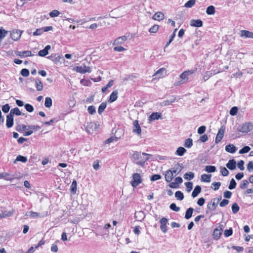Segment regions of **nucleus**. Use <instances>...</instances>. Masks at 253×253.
Listing matches in <instances>:
<instances>
[{
  "instance_id": "2eb2a0df",
  "label": "nucleus",
  "mask_w": 253,
  "mask_h": 253,
  "mask_svg": "<svg viewBox=\"0 0 253 253\" xmlns=\"http://www.w3.org/2000/svg\"><path fill=\"white\" fill-rule=\"evenodd\" d=\"M216 199H212L207 205V208L211 210H214L217 206V203H215Z\"/></svg>"
},
{
  "instance_id": "e2e57ef3",
  "label": "nucleus",
  "mask_w": 253,
  "mask_h": 253,
  "mask_svg": "<svg viewBox=\"0 0 253 253\" xmlns=\"http://www.w3.org/2000/svg\"><path fill=\"white\" fill-rule=\"evenodd\" d=\"M24 107L25 109L29 112H32L34 111L33 107L30 104H26Z\"/></svg>"
},
{
  "instance_id": "4c0bfd02",
  "label": "nucleus",
  "mask_w": 253,
  "mask_h": 253,
  "mask_svg": "<svg viewBox=\"0 0 253 253\" xmlns=\"http://www.w3.org/2000/svg\"><path fill=\"white\" fill-rule=\"evenodd\" d=\"M205 169L208 172H214L216 171V168L213 166H207Z\"/></svg>"
},
{
  "instance_id": "3c124183",
  "label": "nucleus",
  "mask_w": 253,
  "mask_h": 253,
  "mask_svg": "<svg viewBox=\"0 0 253 253\" xmlns=\"http://www.w3.org/2000/svg\"><path fill=\"white\" fill-rule=\"evenodd\" d=\"M87 111L90 115H93L96 112V108L94 106L91 105L88 107Z\"/></svg>"
},
{
  "instance_id": "58836bf2",
  "label": "nucleus",
  "mask_w": 253,
  "mask_h": 253,
  "mask_svg": "<svg viewBox=\"0 0 253 253\" xmlns=\"http://www.w3.org/2000/svg\"><path fill=\"white\" fill-rule=\"evenodd\" d=\"M77 181L73 180L71 186V192L73 194H75L77 191Z\"/></svg>"
},
{
  "instance_id": "72a5a7b5",
  "label": "nucleus",
  "mask_w": 253,
  "mask_h": 253,
  "mask_svg": "<svg viewBox=\"0 0 253 253\" xmlns=\"http://www.w3.org/2000/svg\"><path fill=\"white\" fill-rule=\"evenodd\" d=\"M194 177V173L193 172H189L184 174V178L185 179L190 180Z\"/></svg>"
},
{
  "instance_id": "79ce46f5",
  "label": "nucleus",
  "mask_w": 253,
  "mask_h": 253,
  "mask_svg": "<svg viewBox=\"0 0 253 253\" xmlns=\"http://www.w3.org/2000/svg\"><path fill=\"white\" fill-rule=\"evenodd\" d=\"M175 197L178 200L181 201L184 198L183 194L180 191H177L175 193Z\"/></svg>"
},
{
  "instance_id": "1a4fd4ad",
  "label": "nucleus",
  "mask_w": 253,
  "mask_h": 253,
  "mask_svg": "<svg viewBox=\"0 0 253 253\" xmlns=\"http://www.w3.org/2000/svg\"><path fill=\"white\" fill-rule=\"evenodd\" d=\"M220 72V71L215 72V71H207L205 73V74L203 76V80L204 81H206L210 77H211L213 75H215V74H217Z\"/></svg>"
},
{
  "instance_id": "f704fd0d",
  "label": "nucleus",
  "mask_w": 253,
  "mask_h": 253,
  "mask_svg": "<svg viewBox=\"0 0 253 253\" xmlns=\"http://www.w3.org/2000/svg\"><path fill=\"white\" fill-rule=\"evenodd\" d=\"M52 101L50 97H47L45 99L44 106L47 108H50L52 106Z\"/></svg>"
},
{
  "instance_id": "8fccbe9b",
  "label": "nucleus",
  "mask_w": 253,
  "mask_h": 253,
  "mask_svg": "<svg viewBox=\"0 0 253 253\" xmlns=\"http://www.w3.org/2000/svg\"><path fill=\"white\" fill-rule=\"evenodd\" d=\"M236 185L237 183L235 180L233 178H232L230 182V184L228 186V188L230 190L233 189L235 188Z\"/></svg>"
},
{
  "instance_id": "473e14b6",
  "label": "nucleus",
  "mask_w": 253,
  "mask_h": 253,
  "mask_svg": "<svg viewBox=\"0 0 253 253\" xmlns=\"http://www.w3.org/2000/svg\"><path fill=\"white\" fill-rule=\"evenodd\" d=\"M165 71V68H161L156 72V73L153 75V76L157 77L158 78H161L163 77V73Z\"/></svg>"
},
{
  "instance_id": "5701e85b",
  "label": "nucleus",
  "mask_w": 253,
  "mask_h": 253,
  "mask_svg": "<svg viewBox=\"0 0 253 253\" xmlns=\"http://www.w3.org/2000/svg\"><path fill=\"white\" fill-rule=\"evenodd\" d=\"M153 18L156 20H162L164 18V14L161 12H158L153 15Z\"/></svg>"
},
{
  "instance_id": "ddd939ff",
  "label": "nucleus",
  "mask_w": 253,
  "mask_h": 253,
  "mask_svg": "<svg viewBox=\"0 0 253 253\" xmlns=\"http://www.w3.org/2000/svg\"><path fill=\"white\" fill-rule=\"evenodd\" d=\"M13 125V117L11 114H8L6 116V126L7 128L11 127Z\"/></svg>"
},
{
  "instance_id": "f03ea898",
  "label": "nucleus",
  "mask_w": 253,
  "mask_h": 253,
  "mask_svg": "<svg viewBox=\"0 0 253 253\" xmlns=\"http://www.w3.org/2000/svg\"><path fill=\"white\" fill-rule=\"evenodd\" d=\"M74 70L77 72L81 74H85L86 73H90L91 72V67L87 66L84 64H82L81 66L75 67Z\"/></svg>"
},
{
  "instance_id": "cd10ccee",
  "label": "nucleus",
  "mask_w": 253,
  "mask_h": 253,
  "mask_svg": "<svg viewBox=\"0 0 253 253\" xmlns=\"http://www.w3.org/2000/svg\"><path fill=\"white\" fill-rule=\"evenodd\" d=\"M9 114H11L12 117H13L14 115H16L17 116H19L22 115V113L18 108L16 107L14 109H12Z\"/></svg>"
},
{
  "instance_id": "052dcab7",
  "label": "nucleus",
  "mask_w": 253,
  "mask_h": 253,
  "mask_svg": "<svg viewBox=\"0 0 253 253\" xmlns=\"http://www.w3.org/2000/svg\"><path fill=\"white\" fill-rule=\"evenodd\" d=\"M233 233V231L232 228H230L229 229H226L224 231V236L226 237H229L230 236L232 235Z\"/></svg>"
},
{
  "instance_id": "39448f33",
  "label": "nucleus",
  "mask_w": 253,
  "mask_h": 253,
  "mask_svg": "<svg viewBox=\"0 0 253 253\" xmlns=\"http://www.w3.org/2000/svg\"><path fill=\"white\" fill-rule=\"evenodd\" d=\"M225 130V127L224 126H222L218 130V133L216 136L215 140V143L217 144L219 142H220L222 139L223 136L224 131Z\"/></svg>"
},
{
  "instance_id": "6e6d98bb",
  "label": "nucleus",
  "mask_w": 253,
  "mask_h": 253,
  "mask_svg": "<svg viewBox=\"0 0 253 253\" xmlns=\"http://www.w3.org/2000/svg\"><path fill=\"white\" fill-rule=\"evenodd\" d=\"M185 185L186 187L187 191L190 192L193 188V183L191 182H187L185 183Z\"/></svg>"
},
{
  "instance_id": "a19ab883",
  "label": "nucleus",
  "mask_w": 253,
  "mask_h": 253,
  "mask_svg": "<svg viewBox=\"0 0 253 253\" xmlns=\"http://www.w3.org/2000/svg\"><path fill=\"white\" fill-rule=\"evenodd\" d=\"M16 161H20L23 163H26L27 161V158L26 157L21 155H18L16 157V159L14 163H15Z\"/></svg>"
},
{
  "instance_id": "69168bd1",
  "label": "nucleus",
  "mask_w": 253,
  "mask_h": 253,
  "mask_svg": "<svg viewBox=\"0 0 253 253\" xmlns=\"http://www.w3.org/2000/svg\"><path fill=\"white\" fill-rule=\"evenodd\" d=\"M238 112V108L237 107H233L230 110V114L232 116L235 115Z\"/></svg>"
},
{
  "instance_id": "f8f14e48",
  "label": "nucleus",
  "mask_w": 253,
  "mask_h": 253,
  "mask_svg": "<svg viewBox=\"0 0 253 253\" xmlns=\"http://www.w3.org/2000/svg\"><path fill=\"white\" fill-rule=\"evenodd\" d=\"M190 25L192 27H200L203 26V22L200 19H193L191 20Z\"/></svg>"
},
{
  "instance_id": "f3484780",
  "label": "nucleus",
  "mask_w": 253,
  "mask_h": 253,
  "mask_svg": "<svg viewBox=\"0 0 253 253\" xmlns=\"http://www.w3.org/2000/svg\"><path fill=\"white\" fill-rule=\"evenodd\" d=\"M173 174L170 171V169H168L166 171L165 173V179L167 182H170L173 178Z\"/></svg>"
},
{
  "instance_id": "13d9d810",
  "label": "nucleus",
  "mask_w": 253,
  "mask_h": 253,
  "mask_svg": "<svg viewBox=\"0 0 253 253\" xmlns=\"http://www.w3.org/2000/svg\"><path fill=\"white\" fill-rule=\"evenodd\" d=\"M48 54V51H47L45 48H44L42 50H41L38 53V55L40 56H42V57H44V56H46V55H47Z\"/></svg>"
},
{
  "instance_id": "aec40b11",
  "label": "nucleus",
  "mask_w": 253,
  "mask_h": 253,
  "mask_svg": "<svg viewBox=\"0 0 253 253\" xmlns=\"http://www.w3.org/2000/svg\"><path fill=\"white\" fill-rule=\"evenodd\" d=\"M241 36L253 39V33L247 30H242L241 31Z\"/></svg>"
},
{
  "instance_id": "09e8293b",
  "label": "nucleus",
  "mask_w": 253,
  "mask_h": 253,
  "mask_svg": "<svg viewBox=\"0 0 253 253\" xmlns=\"http://www.w3.org/2000/svg\"><path fill=\"white\" fill-rule=\"evenodd\" d=\"M250 150H251V148L249 146H244L242 149L240 150L239 153L240 154L246 153H248V152H249Z\"/></svg>"
},
{
  "instance_id": "a211bd4d",
  "label": "nucleus",
  "mask_w": 253,
  "mask_h": 253,
  "mask_svg": "<svg viewBox=\"0 0 253 253\" xmlns=\"http://www.w3.org/2000/svg\"><path fill=\"white\" fill-rule=\"evenodd\" d=\"M236 162L234 159L230 160L226 164V166L230 170H233L236 168Z\"/></svg>"
},
{
  "instance_id": "de8ad7c7",
  "label": "nucleus",
  "mask_w": 253,
  "mask_h": 253,
  "mask_svg": "<svg viewBox=\"0 0 253 253\" xmlns=\"http://www.w3.org/2000/svg\"><path fill=\"white\" fill-rule=\"evenodd\" d=\"M8 31L3 28L0 29V39H3L8 34Z\"/></svg>"
},
{
  "instance_id": "9b49d317",
  "label": "nucleus",
  "mask_w": 253,
  "mask_h": 253,
  "mask_svg": "<svg viewBox=\"0 0 253 253\" xmlns=\"http://www.w3.org/2000/svg\"><path fill=\"white\" fill-rule=\"evenodd\" d=\"M145 215L143 211H138L135 212L134 214L135 218L138 220L141 221L145 218Z\"/></svg>"
},
{
  "instance_id": "f257e3e1",
  "label": "nucleus",
  "mask_w": 253,
  "mask_h": 253,
  "mask_svg": "<svg viewBox=\"0 0 253 253\" xmlns=\"http://www.w3.org/2000/svg\"><path fill=\"white\" fill-rule=\"evenodd\" d=\"M152 156L151 155L146 153L135 151L132 155V158L135 161H137L136 164L141 166H143L146 161L149 160V157Z\"/></svg>"
},
{
  "instance_id": "0eeeda50",
  "label": "nucleus",
  "mask_w": 253,
  "mask_h": 253,
  "mask_svg": "<svg viewBox=\"0 0 253 253\" xmlns=\"http://www.w3.org/2000/svg\"><path fill=\"white\" fill-rule=\"evenodd\" d=\"M97 128V125L95 123L91 122L87 123L86 127V131L90 134L93 133L94 131H95Z\"/></svg>"
},
{
  "instance_id": "bf43d9fd",
  "label": "nucleus",
  "mask_w": 253,
  "mask_h": 253,
  "mask_svg": "<svg viewBox=\"0 0 253 253\" xmlns=\"http://www.w3.org/2000/svg\"><path fill=\"white\" fill-rule=\"evenodd\" d=\"M162 178L160 174H153L150 177V180L152 181H154L159 179H160Z\"/></svg>"
},
{
  "instance_id": "c756f323",
  "label": "nucleus",
  "mask_w": 253,
  "mask_h": 253,
  "mask_svg": "<svg viewBox=\"0 0 253 253\" xmlns=\"http://www.w3.org/2000/svg\"><path fill=\"white\" fill-rule=\"evenodd\" d=\"M161 117V114L160 113L156 112L153 113L150 116L151 120H157Z\"/></svg>"
},
{
  "instance_id": "393cba45",
  "label": "nucleus",
  "mask_w": 253,
  "mask_h": 253,
  "mask_svg": "<svg viewBox=\"0 0 253 253\" xmlns=\"http://www.w3.org/2000/svg\"><path fill=\"white\" fill-rule=\"evenodd\" d=\"M211 174H203L201 175V180L203 182H210L211 181Z\"/></svg>"
},
{
  "instance_id": "b1692460",
  "label": "nucleus",
  "mask_w": 253,
  "mask_h": 253,
  "mask_svg": "<svg viewBox=\"0 0 253 253\" xmlns=\"http://www.w3.org/2000/svg\"><path fill=\"white\" fill-rule=\"evenodd\" d=\"M118 92L117 90H115L113 91V92L111 94L110 96L109 101L112 103L116 100L118 98Z\"/></svg>"
},
{
  "instance_id": "6e6552de",
  "label": "nucleus",
  "mask_w": 253,
  "mask_h": 253,
  "mask_svg": "<svg viewBox=\"0 0 253 253\" xmlns=\"http://www.w3.org/2000/svg\"><path fill=\"white\" fill-rule=\"evenodd\" d=\"M161 223L160 228L161 231L165 233L167 232V225L168 222V220L166 218L163 217L160 221Z\"/></svg>"
},
{
  "instance_id": "4be33fe9",
  "label": "nucleus",
  "mask_w": 253,
  "mask_h": 253,
  "mask_svg": "<svg viewBox=\"0 0 253 253\" xmlns=\"http://www.w3.org/2000/svg\"><path fill=\"white\" fill-rule=\"evenodd\" d=\"M201 192V187L199 185H197L192 193V196L193 198L197 197Z\"/></svg>"
},
{
  "instance_id": "5fc2aeb1",
  "label": "nucleus",
  "mask_w": 253,
  "mask_h": 253,
  "mask_svg": "<svg viewBox=\"0 0 253 253\" xmlns=\"http://www.w3.org/2000/svg\"><path fill=\"white\" fill-rule=\"evenodd\" d=\"M169 208L175 211H180V208L176 206L174 203H172L170 205Z\"/></svg>"
},
{
  "instance_id": "774afa93",
  "label": "nucleus",
  "mask_w": 253,
  "mask_h": 253,
  "mask_svg": "<svg viewBox=\"0 0 253 253\" xmlns=\"http://www.w3.org/2000/svg\"><path fill=\"white\" fill-rule=\"evenodd\" d=\"M206 129V127L204 126H201L198 129V133L200 134H202L205 132Z\"/></svg>"
},
{
  "instance_id": "864d4df0",
  "label": "nucleus",
  "mask_w": 253,
  "mask_h": 253,
  "mask_svg": "<svg viewBox=\"0 0 253 253\" xmlns=\"http://www.w3.org/2000/svg\"><path fill=\"white\" fill-rule=\"evenodd\" d=\"M159 27L158 25H154L153 26H152L151 28L149 29V31L150 33H155L158 31Z\"/></svg>"
},
{
  "instance_id": "603ef678",
  "label": "nucleus",
  "mask_w": 253,
  "mask_h": 253,
  "mask_svg": "<svg viewBox=\"0 0 253 253\" xmlns=\"http://www.w3.org/2000/svg\"><path fill=\"white\" fill-rule=\"evenodd\" d=\"M249 184V181L247 180H243L242 181L240 187L241 189H245L247 187L248 185Z\"/></svg>"
},
{
  "instance_id": "c85d7f7f",
  "label": "nucleus",
  "mask_w": 253,
  "mask_h": 253,
  "mask_svg": "<svg viewBox=\"0 0 253 253\" xmlns=\"http://www.w3.org/2000/svg\"><path fill=\"white\" fill-rule=\"evenodd\" d=\"M186 150L184 148L182 147H179L177 149L175 154L179 156H182L186 152Z\"/></svg>"
},
{
  "instance_id": "c9c22d12",
  "label": "nucleus",
  "mask_w": 253,
  "mask_h": 253,
  "mask_svg": "<svg viewBox=\"0 0 253 253\" xmlns=\"http://www.w3.org/2000/svg\"><path fill=\"white\" fill-rule=\"evenodd\" d=\"M193 145V140L191 138L186 139L185 140L184 146L188 148H191Z\"/></svg>"
},
{
  "instance_id": "dca6fc26",
  "label": "nucleus",
  "mask_w": 253,
  "mask_h": 253,
  "mask_svg": "<svg viewBox=\"0 0 253 253\" xmlns=\"http://www.w3.org/2000/svg\"><path fill=\"white\" fill-rule=\"evenodd\" d=\"M182 167L181 165H180L179 164H177V166L170 169V171L172 173L175 175L178 174L182 170Z\"/></svg>"
},
{
  "instance_id": "a18cd8bd",
  "label": "nucleus",
  "mask_w": 253,
  "mask_h": 253,
  "mask_svg": "<svg viewBox=\"0 0 253 253\" xmlns=\"http://www.w3.org/2000/svg\"><path fill=\"white\" fill-rule=\"evenodd\" d=\"M195 0H189L184 4V6L187 8L192 7L195 3Z\"/></svg>"
},
{
  "instance_id": "7ed1b4c3",
  "label": "nucleus",
  "mask_w": 253,
  "mask_h": 253,
  "mask_svg": "<svg viewBox=\"0 0 253 253\" xmlns=\"http://www.w3.org/2000/svg\"><path fill=\"white\" fill-rule=\"evenodd\" d=\"M141 182L142 178L140 175L137 173H134L132 175V180L131 181L132 187H136Z\"/></svg>"
},
{
  "instance_id": "2f4dec72",
  "label": "nucleus",
  "mask_w": 253,
  "mask_h": 253,
  "mask_svg": "<svg viewBox=\"0 0 253 253\" xmlns=\"http://www.w3.org/2000/svg\"><path fill=\"white\" fill-rule=\"evenodd\" d=\"M206 13L208 15H213L215 13V7L213 5L208 6L206 10Z\"/></svg>"
},
{
  "instance_id": "6ab92c4d",
  "label": "nucleus",
  "mask_w": 253,
  "mask_h": 253,
  "mask_svg": "<svg viewBox=\"0 0 253 253\" xmlns=\"http://www.w3.org/2000/svg\"><path fill=\"white\" fill-rule=\"evenodd\" d=\"M127 38L125 36H123L118 38L116 39L113 43V44H122L126 40Z\"/></svg>"
},
{
  "instance_id": "423d86ee",
  "label": "nucleus",
  "mask_w": 253,
  "mask_h": 253,
  "mask_svg": "<svg viewBox=\"0 0 253 253\" xmlns=\"http://www.w3.org/2000/svg\"><path fill=\"white\" fill-rule=\"evenodd\" d=\"M22 31L14 30L10 33L11 38L14 41H18L21 37Z\"/></svg>"
},
{
  "instance_id": "412c9836",
  "label": "nucleus",
  "mask_w": 253,
  "mask_h": 253,
  "mask_svg": "<svg viewBox=\"0 0 253 253\" xmlns=\"http://www.w3.org/2000/svg\"><path fill=\"white\" fill-rule=\"evenodd\" d=\"M225 150L229 153L233 154L236 151L237 148L233 144H229L226 146Z\"/></svg>"
},
{
  "instance_id": "bb28decb",
  "label": "nucleus",
  "mask_w": 253,
  "mask_h": 253,
  "mask_svg": "<svg viewBox=\"0 0 253 253\" xmlns=\"http://www.w3.org/2000/svg\"><path fill=\"white\" fill-rule=\"evenodd\" d=\"M222 230V229L221 227L220 228V229L216 228L214 230L213 235L215 239H218L220 237Z\"/></svg>"
},
{
  "instance_id": "4d7b16f0",
  "label": "nucleus",
  "mask_w": 253,
  "mask_h": 253,
  "mask_svg": "<svg viewBox=\"0 0 253 253\" xmlns=\"http://www.w3.org/2000/svg\"><path fill=\"white\" fill-rule=\"evenodd\" d=\"M60 12L57 10H53L49 13V16L51 17H55L58 16Z\"/></svg>"
},
{
  "instance_id": "0e129e2a",
  "label": "nucleus",
  "mask_w": 253,
  "mask_h": 253,
  "mask_svg": "<svg viewBox=\"0 0 253 253\" xmlns=\"http://www.w3.org/2000/svg\"><path fill=\"white\" fill-rule=\"evenodd\" d=\"M221 173L224 176H227L229 174L228 170L225 167H221Z\"/></svg>"
},
{
  "instance_id": "37998d69",
  "label": "nucleus",
  "mask_w": 253,
  "mask_h": 253,
  "mask_svg": "<svg viewBox=\"0 0 253 253\" xmlns=\"http://www.w3.org/2000/svg\"><path fill=\"white\" fill-rule=\"evenodd\" d=\"M231 208L232 212L234 214L236 213L240 209L239 206L236 203H235L232 205Z\"/></svg>"
},
{
  "instance_id": "680f3d73",
  "label": "nucleus",
  "mask_w": 253,
  "mask_h": 253,
  "mask_svg": "<svg viewBox=\"0 0 253 253\" xmlns=\"http://www.w3.org/2000/svg\"><path fill=\"white\" fill-rule=\"evenodd\" d=\"M29 71L27 69H23L21 71V74L22 76L27 77L29 75Z\"/></svg>"
},
{
  "instance_id": "a878e982",
  "label": "nucleus",
  "mask_w": 253,
  "mask_h": 253,
  "mask_svg": "<svg viewBox=\"0 0 253 253\" xmlns=\"http://www.w3.org/2000/svg\"><path fill=\"white\" fill-rule=\"evenodd\" d=\"M36 87L38 91H41L43 89V85L41 81L39 79L35 80Z\"/></svg>"
},
{
  "instance_id": "c03bdc74",
  "label": "nucleus",
  "mask_w": 253,
  "mask_h": 253,
  "mask_svg": "<svg viewBox=\"0 0 253 253\" xmlns=\"http://www.w3.org/2000/svg\"><path fill=\"white\" fill-rule=\"evenodd\" d=\"M221 185V183L220 182H214L211 184V188L213 189L214 191L217 190Z\"/></svg>"
},
{
  "instance_id": "20e7f679",
  "label": "nucleus",
  "mask_w": 253,
  "mask_h": 253,
  "mask_svg": "<svg viewBox=\"0 0 253 253\" xmlns=\"http://www.w3.org/2000/svg\"><path fill=\"white\" fill-rule=\"evenodd\" d=\"M253 129V124L251 122L243 124L239 129V131L242 132L247 133Z\"/></svg>"
},
{
  "instance_id": "e433bc0d",
  "label": "nucleus",
  "mask_w": 253,
  "mask_h": 253,
  "mask_svg": "<svg viewBox=\"0 0 253 253\" xmlns=\"http://www.w3.org/2000/svg\"><path fill=\"white\" fill-rule=\"evenodd\" d=\"M28 129V126L23 125H18L16 127V130L19 132H21L23 131H25Z\"/></svg>"
},
{
  "instance_id": "9d476101",
  "label": "nucleus",
  "mask_w": 253,
  "mask_h": 253,
  "mask_svg": "<svg viewBox=\"0 0 253 253\" xmlns=\"http://www.w3.org/2000/svg\"><path fill=\"white\" fill-rule=\"evenodd\" d=\"M16 54L21 57H25L32 56V52L29 50L23 51H17Z\"/></svg>"
},
{
  "instance_id": "338daca9",
  "label": "nucleus",
  "mask_w": 253,
  "mask_h": 253,
  "mask_svg": "<svg viewBox=\"0 0 253 253\" xmlns=\"http://www.w3.org/2000/svg\"><path fill=\"white\" fill-rule=\"evenodd\" d=\"M244 161L243 160H241L240 161L238 164H237V166H238V168L241 170H243L245 169L244 167Z\"/></svg>"
},
{
  "instance_id": "4468645a",
  "label": "nucleus",
  "mask_w": 253,
  "mask_h": 253,
  "mask_svg": "<svg viewBox=\"0 0 253 253\" xmlns=\"http://www.w3.org/2000/svg\"><path fill=\"white\" fill-rule=\"evenodd\" d=\"M133 132L136 133L138 134H140L141 133V129L138 124V121L137 120H135L133 122Z\"/></svg>"
},
{
  "instance_id": "49530a36",
  "label": "nucleus",
  "mask_w": 253,
  "mask_h": 253,
  "mask_svg": "<svg viewBox=\"0 0 253 253\" xmlns=\"http://www.w3.org/2000/svg\"><path fill=\"white\" fill-rule=\"evenodd\" d=\"M175 100V98H171L170 99H169V100H164L162 103V106H168V105H169L171 104H172L173 102H174Z\"/></svg>"
},
{
  "instance_id": "ea45409f",
  "label": "nucleus",
  "mask_w": 253,
  "mask_h": 253,
  "mask_svg": "<svg viewBox=\"0 0 253 253\" xmlns=\"http://www.w3.org/2000/svg\"><path fill=\"white\" fill-rule=\"evenodd\" d=\"M106 107V103H102L99 106L98 109V113L99 114H101Z\"/></svg>"
},
{
  "instance_id": "7c9ffc66",
  "label": "nucleus",
  "mask_w": 253,
  "mask_h": 253,
  "mask_svg": "<svg viewBox=\"0 0 253 253\" xmlns=\"http://www.w3.org/2000/svg\"><path fill=\"white\" fill-rule=\"evenodd\" d=\"M193 212V209L192 208H188L186 211L185 218L187 219L191 218L192 216Z\"/></svg>"
}]
</instances>
